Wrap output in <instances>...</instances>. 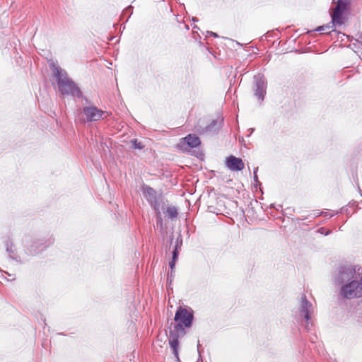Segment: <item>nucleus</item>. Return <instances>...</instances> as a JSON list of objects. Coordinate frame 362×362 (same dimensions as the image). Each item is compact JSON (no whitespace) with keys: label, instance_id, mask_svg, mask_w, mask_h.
Instances as JSON below:
<instances>
[{"label":"nucleus","instance_id":"obj_22","mask_svg":"<svg viewBox=\"0 0 362 362\" xmlns=\"http://www.w3.org/2000/svg\"><path fill=\"white\" fill-rule=\"evenodd\" d=\"M176 261L177 260H173L172 259V260L169 262V266H170V268L171 271H173V269H174V268L175 267Z\"/></svg>","mask_w":362,"mask_h":362},{"label":"nucleus","instance_id":"obj_5","mask_svg":"<svg viewBox=\"0 0 362 362\" xmlns=\"http://www.w3.org/2000/svg\"><path fill=\"white\" fill-rule=\"evenodd\" d=\"M82 112L85 118L81 119L83 122H97L103 118L106 112L98 108L94 105L86 106L82 108Z\"/></svg>","mask_w":362,"mask_h":362},{"label":"nucleus","instance_id":"obj_29","mask_svg":"<svg viewBox=\"0 0 362 362\" xmlns=\"http://www.w3.org/2000/svg\"><path fill=\"white\" fill-rule=\"evenodd\" d=\"M249 130H250L251 132H252L254 129H250Z\"/></svg>","mask_w":362,"mask_h":362},{"label":"nucleus","instance_id":"obj_10","mask_svg":"<svg viewBox=\"0 0 362 362\" xmlns=\"http://www.w3.org/2000/svg\"><path fill=\"white\" fill-rule=\"evenodd\" d=\"M226 165L232 171H240L245 168L243 160L234 156H230L226 158Z\"/></svg>","mask_w":362,"mask_h":362},{"label":"nucleus","instance_id":"obj_16","mask_svg":"<svg viewBox=\"0 0 362 362\" xmlns=\"http://www.w3.org/2000/svg\"><path fill=\"white\" fill-rule=\"evenodd\" d=\"M160 209H163V206L160 208H158V210H154L156 215V223L157 226H160V228L163 227V219L161 217Z\"/></svg>","mask_w":362,"mask_h":362},{"label":"nucleus","instance_id":"obj_6","mask_svg":"<svg viewBox=\"0 0 362 362\" xmlns=\"http://www.w3.org/2000/svg\"><path fill=\"white\" fill-rule=\"evenodd\" d=\"M254 95L259 100L262 101L267 92V80L264 76L258 74L254 76Z\"/></svg>","mask_w":362,"mask_h":362},{"label":"nucleus","instance_id":"obj_2","mask_svg":"<svg viewBox=\"0 0 362 362\" xmlns=\"http://www.w3.org/2000/svg\"><path fill=\"white\" fill-rule=\"evenodd\" d=\"M53 74L57 78L59 91L62 95L81 98L82 92L74 81L68 77L66 71L58 66H53Z\"/></svg>","mask_w":362,"mask_h":362},{"label":"nucleus","instance_id":"obj_11","mask_svg":"<svg viewBox=\"0 0 362 362\" xmlns=\"http://www.w3.org/2000/svg\"><path fill=\"white\" fill-rule=\"evenodd\" d=\"M5 247L6 250L8 253L9 257L11 259L19 264L23 262L21 257L16 252V250L13 249V244L9 238L5 241Z\"/></svg>","mask_w":362,"mask_h":362},{"label":"nucleus","instance_id":"obj_26","mask_svg":"<svg viewBox=\"0 0 362 362\" xmlns=\"http://www.w3.org/2000/svg\"><path fill=\"white\" fill-rule=\"evenodd\" d=\"M324 230H325V228H320L318 230V231H319L320 233H322V234H325V233H324Z\"/></svg>","mask_w":362,"mask_h":362},{"label":"nucleus","instance_id":"obj_7","mask_svg":"<svg viewBox=\"0 0 362 362\" xmlns=\"http://www.w3.org/2000/svg\"><path fill=\"white\" fill-rule=\"evenodd\" d=\"M299 311L300 315L303 316L306 321L305 329H309L310 325H312L310 323V320L313 313V308L312 303L307 300L305 295L301 296Z\"/></svg>","mask_w":362,"mask_h":362},{"label":"nucleus","instance_id":"obj_15","mask_svg":"<svg viewBox=\"0 0 362 362\" xmlns=\"http://www.w3.org/2000/svg\"><path fill=\"white\" fill-rule=\"evenodd\" d=\"M334 26L332 23H327V25H323L321 26L317 27L315 31H325L326 33H329V30L332 29Z\"/></svg>","mask_w":362,"mask_h":362},{"label":"nucleus","instance_id":"obj_21","mask_svg":"<svg viewBox=\"0 0 362 362\" xmlns=\"http://www.w3.org/2000/svg\"><path fill=\"white\" fill-rule=\"evenodd\" d=\"M174 271H170V272L168 274L167 281H169L170 284H171L172 280L174 278Z\"/></svg>","mask_w":362,"mask_h":362},{"label":"nucleus","instance_id":"obj_3","mask_svg":"<svg viewBox=\"0 0 362 362\" xmlns=\"http://www.w3.org/2000/svg\"><path fill=\"white\" fill-rule=\"evenodd\" d=\"M361 268L358 265L344 264L340 265L334 275V283L341 286L355 279L358 274H361Z\"/></svg>","mask_w":362,"mask_h":362},{"label":"nucleus","instance_id":"obj_12","mask_svg":"<svg viewBox=\"0 0 362 362\" xmlns=\"http://www.w3.org/2000/svg\"><path fill=\"white\" fill-rule=\"evenodd\" d=\"M343 13L344 11L341 10L339 6H335L334 11L331 14L332 23L335 27L337 25H341L344 23L343 21Z\"/></svg>","mask_w":362,"mask_h":362},{"label":"nucleus","instance_id":"obj_9","mask_svg":"<svg viewBox=\"0 0 362 362\" xmlns=\"http://www.w3.org/2000/svg\"><path fill=\"white\" fill-rule=\"evenodd\" d=\"M54 240L49 238L45 240L44 238L37 239L33 243L28 247V250L30 255H34L40 251L44 250L47 247L53 244Z\"/></svg>","mask_w":362,"mask_h":362},{"label":"nucleus","instance_id":"obj_23","mask_svg":"<svg viewBox=\"0 0 362 362\" xmlns=\"http://www.w3.org/2000/svg\"><path fill=\"white\" fill-rule=\"evenodd\" d=\"M182 239H180L179 240V239L177 238V240H176V243H175V247H177L178 250L180 248L181 245H182Z\"/></svg>","mask_w":362,"mask_h":362},{"label":"nucleus","instance_id":"obj_8","mask_svg":"<svg viewBox=\"0 0 362 362\" xmlns=\"http://www.w3.org/2000/svg\"><path fill=\"white\" fill-rule=\"evenodd\" d=\"M200 144L201 141L199 136L195 134H189L181 139L177 147L183 151H188L189 148H196Z\"/></svg>","mask_w":362,"mask_h":362},{"label":"nucleus","instance_id":"obj_4","mask_svg":"<svg viewBox=\"0 0 362 362\" xmlns=\"http://www.w3.org/2000/svg\"><path fill=\"white\" fill-rule=\"evenodd\" d=\"M141 191L151 206L154 210H158L165 204V199L161 193H158L153 188L148 185H143Z\"/></svg>","mask_w":362,"mask_h":362},{"label":"nucleus","instance_id":"obj_25","mask_svg":"<svg viewBox=\"0 0 362 362\" xmlns=\"http://www.w3.org/2000/svg\"><path fill=\"white\" fill-rule=\"evenodd\" d=\"M207 33L211 36H214L215 37H218V35L216 33H214L212 31H208Z\"/></svg>","mask_w":362,"mask_h":362},{"label":"nucleus","instance_id":"obj_24","mask_svg":"<svg viewBox=\"0 0 362 362\" xmlns=\"http://www.w3.org/2000/svg\"><path fill=\"white\" fill-rule=\"evenodd\" d=\"M133 7L132 6H129L123 12V14H125L127 12H129L130 15L132 13Z\"/></svg>","mask_w":362,"mask_h":362},{"label":"nucleus","instance_id":"obj_14","mask_svg":"<svg viewBox=\"0 0 362 362\" xmlns=\"http://www.w3.org/2000/svg\"><path fill=\"white\" fill-rule=\"evenodd\" d=\"M165 214L168 218L174 219L178 216L177 209L174 206H168L165 210Z\"/></svg>","mask_w":362,"mask_h":362},{"label":"nucleus","instance_id":"obj_18","mask_svg":"<svg viewBox=\"0 0 362 362\" xmlns=\"http://www.w3.org/2000/svg\"><path fill=\"white\" fill-rule=\"evenodd\" d=\"M257 170H258V167L255 168L254 169V181H255V184H254V186L255 188H257L258 186H260L261 185V182L258 180V177H257Z\"/></svg>","mask_w":362,"mask_h":362},{"label":"nucleus","instance_id":"obj_1","mask_svg":"<svg viewBox=\"0 0 362 362\" xmlns=\"http://www.w3.org/2000/svg\"><path fill=\"white\" fill-rule=\"evenodd\" d=\"M174 320L177 323L175 324L169 331V345L173 350V354L175 358V361L180 362L178 352L180 345L179 339L186 334L185 328L192 327L194 320L193 311L182 307H179L175 312Z\"/></svg>","mask_w":362,"mask_h":362},{"label":"nucleus","instance_id":"obj_27","mask_svg":"<svg viewBox=\"0 0 362 362\" xmlns=\"http://www.w3.org/2000/svg\"><path fill=\"white\" fill-rule=\"evenodd\" d=\"M330 233H331V230H328V231H327L326 233H325V235H329V234H330Z\"/></svg>","mask_w":362,"mask_h":362},{"label":"nucleus","instance_id":"obj_19","mask_svg":"<svg viewBox=\"0 0 362 362\" xmlns=\"http://www.w3.org/2000/svg\"><path fill=\"white\" fill-rule=\"evenodd\" d=\"M347 4V0H338L337 4L336 6H339L344 11L346 9V6Z\"/></svg>","mask_w":362,"mask_h":362},{"label":"nucleus","instance_id":"obj_28","mask_svg":"<svg viewBox=\"0 0 362 362\" xmlns=\"http://www.w3.org/2000/svg\"><path fill=\"white\" fill-rule=\"evenodd\" d=\"M192 21H197V19L196 18H192Z\"/></svg>","mask_w":362,"mask_h":362},{"label":"nucleus","instance_id":"obj_20","mask_svg":"<svg viewBox=\"0 0 362 362\" xmlns=\"http://www.w3.org/2000/svg\"><path fill=\"white\" fill-rule=\"evenodd\" d=\"M178 255H179V250H177V247H175L173 251V257H172V259L173 260H177V258H178Z\"/></svg>","mask_w":362,"mask_h":362},{"label":"nucleus","instance_id":"obj_13","mask_svg":"<svg viewBox=\"0 0 362 362\" xmlns=\"http://www.w3.org/2000/svg\"><path fill=\"white\" fill-rule=\"evenodd\" d=\"M223 122V119H214L208 126L206 127V131L209 132L216 133L221 128Z\"/></svg>","mask_w":362,"mask_h":362},{"label":"nucleus","instance_id":"obj_17","mask_svg":"<svg viewBox=\"0 0 362 362\" xmlns=\"http://www.w3.org/2000/svg\"><path fill=\"white\" fill-rule=\"evenodd\" d=\"M130 142L132 143V147L134 149L141 150L144 148V145L141 142L138 141L137 139H132Z\"/></svg>","mask_w":362,"mask_h":362}]
</instances>
